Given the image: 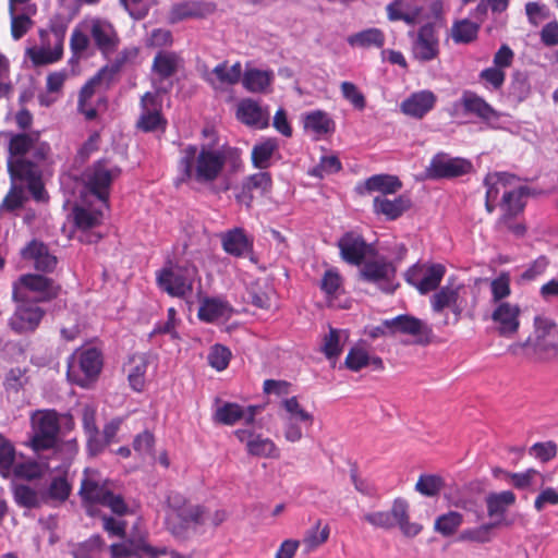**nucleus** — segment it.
Wrapping results in <instances>:
<instances>
[{
  "label": "nucleus",
  "instance_id": "nucleus-1",
  "mask_svg": "<svg viewBox=\"0 0 558 558\" xmlns=\"http://www.w3.org/2000/svg\"><path fill=\"white\" fill-rule=\"evenodd\" d=\"M8 138V171L11 181H21L36 202L48 201L41 182L43 165L47 160L50 146L41 142L38 133H5Z\"/></svg>",
  "mask_w": 558,
  "mask_h": 558
},
{
  "label": "nucleus",
  "instance_id": "nucleus-2",
  "mask_svg": "<svg viewBox=\"0 0 558 558\" xmlns=\"http://www.w3.org/2000/svg\"><path fill=\"white\" fill-rule=\"evenodd\" d=\"M205 508L187 501L179 493H171L167 499L166 525L177 538L185 539L196 534L204 524Z\"/></svg>",
  "mask_w": 558,
  "mask_h": 558
},
{
  "label": "nucleus",
  "instance_id": "nucleus-3",
  "mask_svg": "<svg viewBox=\"0 0 558 558\" xmlns=\"http://www.w3.org/2000/svg\"><path fill=\"white\" fill-rule=\"evenodd\" d=\"M80 494L88 502L87 512L94 515L93 507L100 505L108 507L113 513L123 515L128 511L123 498L113 493L111 483L104 478L96 470L86 469L82 480Z\"/></svg>",
  "mask_w": 558,
  "mask_h": 558
},
{
  "label": "nucleus",
  "instance_id": "nucleus-4",
  "mask_svg": "<svg viewBox=\"0 0 558 558\" xmlns=\"http://www.w3.org/2000/svg\"><path fill=\"white\" fill-rule=\"evenodd\" d=\"M175 184L187 183L194 189L209 182V148L205 145H189L181 150Z\"/></svg>",
  "mask_w": 558,
  "mask_h": 558
},
{
  "label": "nucleus",
  "instance_id": "nucleus-5",
  "mask_svg": "<svg viewBox=\"0 0 558 558\" xmlns=\"http://www.w3.org/2000/svg\"><path fill=\"white\" fill-rule=\"evenodd\" d=\"M117 73V68L105 66L97 72L81 89L77 110L86 120H94L100 107H105L104 93L110 86Z\"/></svg>",
  "mask_w": 558,
  "mask_h": 558
},
{
  "label": "nucleus",
  "instance_id": "nucleus-6",
  "mask_svg": "<svg viewBox=\"0 0 558 558\" xmlns=\"http://www.w3.org/2000/svg\"><path fill=\"white\" fill-rule=\"evenodd\" d=\"M241 166L240 151L236 148L223 146L221 149H211V193L229 191Z\"/></svg>",
  "mask_w": 558,
  "mask_h": 558
},
{
  "label": "nucleus",
  "instance_id": "nucleus-7",
  "mask_svg": "<svg viewBox=\"0 0 558 558\" xmlns=\"http://www.w3.org/2000/svg\"><path fill=\"white\" fill-rule=\"evenodd\" d=\"M60 287L41 275L26 274L12 284V299L16 303L48 302L56 299Z\"/></svg>",
  "mask_w": 558,
  "mask_h": 558
},
{
  "label": "nucleus",
  "instance_id": "nucleus-8",
  "mask_svg": "<svg viewBox=\"0 0 558 558\" xmlns=\"http://www.w3.org/2000/svg\"><path fill=\"white\" fill-rule=\"evenodd\" d=\"M121 173V169L109 160H99L88 168L83 174L86 192L101 203V207H108L109 189L113 180Z\"/></svg>",
  "mask_w": 558,
  "mask_h": 558
},
{
  "label": "nucleus",
  "instance_id": "nucleus-9",
  "mask_svg": "<svg viewBox=\"0 0 558 558\" xmlns=\"http://www.w3.org/2000/svg\"><path fill=\"white\" fill-rule=\"evenodd\" d=\"M101 367L102 357L99 350L81 349L69 361L68 378L81 387H87L98 377Z\"/></svg>",
  "mask_w": 558,
  "mask_h": 558
},
{
  "label": "nucleus",
  "instance_id": "nucleus-10",
  "mask_svg": "<svg viewBox=\"0 0 558 558\" xmlns=\"http://www.w3.org/2000/svg\"><path fill=\"white\" fill-rule=\"evenodd\" d=\"M196 269L168 263L156 276L158 287L171 296L183 298L194 289Z\"/></svg>",
  "mask_w": 558,
  "mask_h": 558
},
{
  "label": "nucleus",
  "instance_id": "nucleus-11",
  "mask_svg": "<svg viewBox=\"0 0 558 558\" xmlns=\"http://www.w3.org/2000/svg\"><path fill=\"white\" fill-rule=\"evenodd\" d=\"M64 34L57 29H40L39 43L26 49V54L34 65L58 62L63 54Z\"/></svg>",
  "mask_w": 558,
  "mask_h": 558
},
{
  "label": "nucleus",
  "instance_id": "nucleus-12",
  "mask_svg": "<svg viewBox=\"0 0 558 558\" xmlns=\"http://www.w3.org/2000/svg\"><path fill=\"white\" fill-rule=\"evenodd\" d=\"M529 193V189L526 186L518 185L511 192H506L505 195L501 196L499 202V207L501 210V216L497 220V227L499 229H506L512 232L517 236L524 235L526 229L522 223H514L513 219L523 213L525 204L523 202V197Z\"/></svg>",
  "mask_w": 558,
  "mask_h": 558
},
{
  "label": "nucleus",
  "instance_id": "nucleus-13",
  "mask_svg": "<svg viewBox=\"0 0 558 558\" xmlns=\"http://www.w3.org/2000/svg\"><path fill=\"white\" fill-rule=\"evenodd\" d=\"M34 435L29 440L36 451L49 449L54 446L59 433V421L56 411H37L32 415Z\"/></svg>",
  "mask_w": 558,
  "mask_h": 558
},
{
  "label": "nucleus",
  "instance_id": "nucleus-14",
  "mask_svg": "<svg viewBox=\"0 0 558 558\" xmlns=\"http://www.w3.org/2000/svg\"><path fill=\"white\" fill-rule=\"evenodd\" d=\"M272 185L271 174L267 171L250 174L242 180L241 185L236 189L235 201L250 209L255 199H260L271 193Z\"/></svg>",
  "mask_w": 558,
  "mask_h": 558
},
{
  "label": "nucleus",
  "instance_id": "nucleus-15",
  "mask_svg": "<svg viewBox=\"0 0 558 558\" xmlns=\"http://www.w3.org/2000/svg\"><path fill=\"white\" fill-rule=\"evenodd\" d=\"M534 336L530 337L521 347H533L538 354L557 352L558 328L555 322L547 317L537 316L534 319Z\"/></svg>",
  "mask_w": 558,
  "mask_h": 558
},
{
  "label": "nucleus",
  "instance_id": "nucleus-16",
  "mask_svg": "<svg viewBox=\"0 0 558 558\" xmlns=\"http://www.w3.org/2000/svg\"><path fill=\"white\" fill-rule=\"evenodd\" d=\"M472 169V162L468 159L437 154L432 158L426 173L433 180L453 179L470 173Z\"/></svg>",
  "mask_w": 558,
  "mask_h": 558
},
{
  "label": "nucleus",
  "instance_id": "nucleus-17",
  "mask_svg": "<svg viewBox=\"0 0 558 558\" xmlns=\"http://www.w3.org/2000/svg\"><path fill=\"white\" fill-rule=\"evenodd\" d=\"M82 26L88 32L95 46L104 53L112 52L119 43L114 26L107 20L97 16L85 17Z\"/></svg>",
  "mask_w": 558,
  "mask_h": 558
},
{
  "label": "nucleus",
  "instance_id": "nucleus-18",
  "mask_svg": "<svg viewBox=\"0 0 558 558\" xmlns=\"http://www.w3.org/2000/svg\"><path fill=\"white\" fill-rule=\"evenodd\" d=\"M236 439L245 445L247 454L264 459H279L280 450L272 439L257 434L253 428H238L233 432Z\"/></svg>",
  "mask_w": 558,
  "mask_h": 558
},
{
  "label": "nucleus",
  "instance_id": "nucleus-19",
  "mask_svg": "<svg viewBox=\"0 0 558 558\" xmlns=\"http://www.w3.org/2000/svg\"><path fill=\"white\" fill-rule=\"evenodd\" d=\"M454 109H461L463 114L477 118L480 121L490 124L500 119V113L475 92L463 90L460 99L453 105Z\"/></svg>",
  "mask_w": 558,
  "mask_h": 558
},
{
  "label": "nucleus",
  "instance_id": "nucleus-20",
  "mask_svg": "<svg viewBox=\"0 0 558 558\" xmlns=\"http://www.w3.org/2000/svg\"><path fill=\"white\" fill-rule=\"evenodd\" d=\"M385 326L390 335L402 333L416 338V343L427 344L432 336V328L417 317L408 314L385 319Z\"/></svg>",
  "mask_w": 558,
  "mask_h": 558
},
{
  "label": "nucleus",
  "instance_id": "nucleus-21",
  "mask_svg": "<svg viewBox=\"0 0 558 558\" xmlns=\"http://www.w3.org/2000/svg\"><path fill=\"white\" fill-rule=\"evenodd\" d=\"M520 182V178L509 172H489L484 179L486 187L485 209L488 214H493L497 207L499 195L514 190Z\"/></svg>",
  "mask_w": 558,
  "mask_h": 558
},
{
  "label": "nucleus",
  "instance_id": "nucleus-22",
  "mask_svg": "<svg viewBox=\"0 0 558 558\" xmlns=\"http://www.w3.org/2000/svg\"><path fill=\"white\" fill-rule=\"evenodd\" d=\"M462 290H464V284L449 280L430 296L429 303L433 312L441 313L445 308H449L458 322L463 312V300L460 295Z\"/></svg>",
  "mask_w": 558,
  "mask_h": 558
},
{
  "label": "nucleus",
  "instance_id": "nucleus-23",
  "mask_svg": "<svg viewBox=\"0 0 558 558\" xmlns=\"http://www.w3.org/2000/svg\"><path fill=\"white\" fill-rule=\"evenodd\" d=\"M446 274V268L441 264H433L425 270L423 266H413L405 274V280L416 290L425 295L432 291H437Z\"/></svg>",
  "mask_w": 558,
  "mask_h": 558
},
{
  "label": "nucleus",
  "instance_id": "nucleus-24",
  "mask_svg": "<svg viewBox=\"0 0 558 558\" xmlns=\"http://www.w3.org/2000/svg\"><path fill=\"white\" fill-rule=\"evenodd\" d=\"M142 113L137 121L138 129L144 132L165 131L167 121L161 116L162 100L159 90L146 93L141 100Z\"/></svg>",
  "mask_w": 558,
  "mask_h": 558
},
{
  "label": "nucleus",
  "instance_id": "nucleus-25",
  "mask_svg": "<svg viewBox=\"0 0 558 558\" xmlns=\"http://www.w3.org/2000/svg\"><path fill=\"white\" fill-rule=\"evenodd\" d=\"M363 281L376 284L381 291L392 293V281L396 277L395 266L384 259L368 260L364 263L360 271Z\"/></svg>",
  "mask_w": 558,
  "mask_h": 558
},
{
  "label": "nucleus",
  "instance_id": "nucleus-26",
  "mask_svg": "<svg viewBox=\"0 0 558 558\" xmlns=\"http://www.w3.org/2000/svg\"><path fill=\"white\" fill-rule=\"evenodd\" d=\"M413 58L420 62H429L439 54V40L432 24H425L417 31L412 44Z\"/></svg>",
  "mask_w": 558,
  "mask_h": 558
},
{
  "label": "nucleus",
  "instance_id": "nucleus-27",
  "mask_svg": "<svg viewBox=\"0 0 558 558\" xmlns=\"http://www.w3.org/2000/svg\"><path fill=\"white\" fill-rule=\"evenodd\" d=\"M44 314L43 308L32 302L17 303L15 312L9 318V326L17 333L34 331L39 326Z\"/></svg>",
  "mask_w": 558,
  "mask_h": 558
},
{
  "label": "nucleus",
  "instance_id": "nucleus-28",
  "mask_svg": "<svg viewBox=\"0 0 558 558\" xmlns=\"http://www.w3.org/2000/svg\"><path fill=\"white\" fill-rule=\"evenodd\" d=\"M236 119L251 128L263 130L269 125V112L258 101L252 98H244L239 101L235 112Z\"/></svg>",
  "mask_w": 558,
  "mask_h": 558
},
{
  "label": "nucleus",
  "instance_id": "nucleus-29",
  "mask_svg": "<svg viewBox=\"0 0 558 558\" xmlns=\"http://www.w3.org/2000/svg\"><path fill=\"white\" fill-rule=\"evenodd\" d=\"M341 258L351 265H361L367 253L364 238L354 232H345L338 241Z\"/></svg>",
  "mask_w": 558,
  "mask_h": 558
},
{
  "label": "nucleus",
  "instance_id": "nucleus-30",
  "mask_svg": "<svg viewBox=\"0 0 558 558\" xmlns=\"http://www.w3.org/2000/svg\"><path fill=\"white\" fill-rule=\"evenodd\" d=\"M520 313V307L509 302H500L496 306L492 314V319L497 324V330L500 336L510 337L518 331Z\"/></svg>",
  "mask_w": 558,
  "mask_h": 558
},
{
  "label": "nucleus",
  "instance_id": "nucleus-31",
  "mask_svg": "<svg viewBox=\"0 0 558 558\" xmlns=\"http://www.w3.org/2000/svg\"><path fill=\"white\" fill-rule=\"evenodd\" d=\"M24 262L32 263L40 271H52L57 266V258L49 253L48 247L36 240L31 241L21 250Z\"/></svg>",
  "mask_w": 558,
  "mask_h": 558
},
{
  "label": "nucleus",
  "instance_id": "nucleus-32",
  "mask_svg": "<svg viewBox=\"0 0 558 558\" xmlns=\"http://www.w3.org/2000/svg\"><path fill=\"white\" fill-rule=\"evenodd\" d=\"M436 95L430 90L413 93L401 105V111L412 118L422 119L436 105Z\"/></svg>",
  "mask_w": 558,
  "mask_h": 558
},
{
  "label": "nucleus",
  "instance_id": "nucleus-33",
  "mask_svg": "<svg viewBox=\"0 0 558 558\" xmlns=\"http://www.w3.org/2000/svg\"><path fill=\"white\" fill-rule=\"evenodd\" d=\"M412 206L411 199L405 195H399L395 199L386 196H376L373 199V211L383 215L387 220H397Z\"/></svg>",
  "mask_w": 558,
  "mask_h": 558
},
{
  "label": "nucleus",
  "instance_id": "nucleus-34",
  "mask_svg": "<svg viewBox=\"0 0 558 558\" xmlns=\"http://www.w3.org/2000/svg\"><path fill=\"white\" fill-rule=\"evenodd\" d=\"M109 549L111 558H144L145 554L153 553V547L143 536L111 544Z\"/></svg>",
  "mask_w": 558,
  "mask_h": 558
},
{
  "label": "nucleus",
  "instance_id": "nucleus-35",
  "mask_svg": "<svg viewBox=\"0 0 558 558\" xmlns=\"http://www.w3.org/2000/svg\"><path fill=\"white\" fill-rule=\"evenodd\" d=\"M515 501L517 497L511 490L490 493L485 498L487 515L490 519L501 520L502 524L509 525L510 523L506 522L504 517L508 508L513 506Z\"/></svg>",
  "mask_w": 558,
  "mask_h": 558
},
{
  "label": "nucleus",
  "instance_id": "nucleus-36",
  "mask_svg": "<svg viewBox=\"0 0 558 558\" xmlns=\"http://www.w3.org/2000/svg\"><path fill=\"white\" fill-rule=\"evenodd\" d=\"M221 241L223 250L235 257H242L246 253L252 252L253 248V242L248 240L241 228H235L221 234Z\"/></svg>",
  "mask_w": 558,
  "mask_h": 558
},
{
  "label": "nucleus",
  "instance_id": "nucleus-37",
  "mask_svg": "<svg viewBox=\"0 0 558 558\" xmlns=\"http://www.w3.org/2000/svg\"><path fill=\"white\" fill-rule=\"evenodd\" d=\"M390 514L395 520V525L397 524L405 536H416L422 531L421 524L410 521L409 504L407 500L401 498L395 499Z\"/></svg>",
  "mask_w": 558,
  "mask_h": 558
},
{
  "label": "nucleus",
  "instance_id": "nucleus-38",
  "mask_svg": "<svg viewBox=\"0 0 558 558\" xmlns=\"http://www.w3.org/2000/svg\"><path fill=\"white\" fill-rule=\"evenodd\" d=\"M347 41L351 47L381 49L385 45L386 36L381 29L371 27L350 35Z\"/></svg>",
  "mask_w": 558,
  "mask_h": 558
},
{
  "label": "nucleus",
  "instance_id": "nucleus-39",
  "mask_svg": "<svg viewBox=\"0 0 558 558\" xmlns=\"http://www.w3.org/2000/svg\"><path fill=\"white\" fill-rule=\"evenodd\" d=\"M402 187V182L396 175L374 174L364 182V191L367 193L380 192L385 196L395 194Z\"/></svg>",
  "mask_w": 558,
  "mask_h": 558
},
{
  "label": "nucleus",
  "instance_id": "nucleus-40",
  "mask_svg": "<svg viewBox=\"0 0 558 558\" xmlns=\"http://www.w3.org/2000/svg\"><path fill=\"white\" fill-rule=\"evenodd\" d=\"M181 63V59L174 52L160 51L154 59L153 74L160 80L169 78L179 70Z\"/></svg>",
  "mask_w": 558,
  "mask_h": 558
},
{
  "label": "nucleus",
  "instance_id": "nucleus-41",
  "mask_svg": "<svg viewBox=\"0 0 558 558\" xmlns=\"http://www.w3.org/2000/svg\"><path fill=\"white\" fill-rule=\"evenodd\" d=\"M274 81L271 71L247 69L242 76V85L250 93H265Z\"/></svg>",
  "mask_w": 558,
  "mask_h": 558
},
{
  "label": "nucleus",
  "instance_id": "nucleus-42",
  "mask_svg": "<svg viewBox=\"0 0 558 558\" xmlns=\"http://www.w3.org/2000/svg\"><path fill=\"white\" fill-rule=\"evenodd\" d=\"M148 367V357L145 354H134L128 365V379L135 391H142L145 386V374Z\"/></svg>",
  "mask_w": 558,
  "mask_h": 558
},
{
  "label": "nucleus",
  "instance_id": "nucleus-43",
  "mask_svg": "<svg viewBox=\"0 0 558 558\" xmlns=\"http://www.w3.org/2000/svg\"><path fill=\"white\" fill-rule=\"evenodd\" d=\"M86 197V194H82V205H76L74 208L75 223L82 229H88L99 225L102 219V209L105 208L101 206L96 209L85 207L87 203Z\"/></svg>",
  "mask_w": 558,
  "mask_h": 558
},
{
  "label": "nucleus",
  "instance_id": "nucleus-44",
  "mask_svg": "<svg viewBox=\"0 0 558 558\" xmlns=\"http://www.w3.org/2000/svg\"><path fill=\"white\" fill-rule=\"evenodd\" d=\"M303 122L306 130H311L318 135H325L335 130L333 120L323 110L306 113Z\"/></svg>",
  "mask_w": 558,
  "mask_h": 558
},
{
  "label": "nucleus",
  "instance_id": "nucleus-45",
  "mask_svg": "<svg viewBox=\"0 0 558 558\" xmlns=\"http://www.w3.org/2000/svg\"><path fill=\"white\" fill-rule=\"evenodd\" d=\"M277 149L278 142L276 138H266L264 142L256 144L251 156L253 166L260 170L267 169Z\"/></svg>",
  "mask_w": 558,
  "mask_h": 558
},
{
  "label": "nucleus",
  "instance_id": "nucleus-46",
  "mask_svg": "<svg viewBox=\"0 0 558 558\" xmlns=\"http://www.w3.org/2000/svg\"><path fill=\"white\" fill-rule=\"evenodd\" d=\"M106 544L100 535H93L85 542L78 543L72 549L73 558H102Z\"/></svg>",
  "mask_w": 558,
  "mask_h": 558
},
{
  "label": "nucleus",
  "instance_id": "nucleus-47",
  "mask_svg": "<svg viewBox=\"0 0 558 558\" xmlns=\"http://www.w3.org/2000/svg\"><path fill=\"white\" fill-rule=\"evenodd\" d=\"M463 523V514L458 511H448L436 518L434 531L444 537L454 535Z\"/></svg>",
  "mask_w": 558,
  "mask_h": 558
},
{
  "label": "nucleus",
  "instance_id": "nucleus-48",
  "mask_svg": "<svg viewBox=\"0 0 558 558\" xmlns=\"http://www.w3.org/2000/svg\"><path fill=\"white\" fill-rule=\"evenodd\" d=\"M537 478H541L539 486H543L545 484V477L544 475L533 469L530 468L525 470L524 472H511V473H505V480L509 481L510 484L519 490L527 489L536 484Z\"/></svg>",
  "mask_w": 558,
  "mask_h": 558
},
{
  "label": "nucleus",
  "instance_id": "nucleus-49",
  "mask_svg": "<svg viewBox=\"0 0 558 558\" xmlns=\"http://www.w3.org/2000/svg\"><path fill=\"white\" fill-rule=\"evenodd\" d=\"M244 408L234 402H225L218 407L214 414V420L218 424L232 426L243 420Z\"/></svg>",
  "mask_w": 558,
  "mask_h": 558
},
{
  "label": "nucleus",
  "instance_id": "nucleus-50",
  "mask_svg": "<svg viewBox=\"0 0 558 558\" xmlns=\"http://www.w3.org/2000/svg\"><path fill=\"white\" fill-rule=\"evenodd\" d=\"M502 525L501 520H495L489 523L482 524L477 527L466 529L461 532L459 539L474 543H488L492 539L490 531L495 527Z\"/></svg>",
  "mask_w": 558,
  "mask_h": 558
},
{
  "label": "nucleus",
  "instance_id": "nucleus-51",
  "mask_svg": "<svg viewBox=\"0 0 558 558\" xmlns=\"http://www.w3.org/2000/svg\"><path fill=\"white\" fill-rule=\"evenodd\" d=\"M34 13L35 9L32 7H27L26 12L22 14H17L16 9L10 8L11 34L15 40L22 38L31 29L33 22L29 15Z\"/></svg>",
  "mask_w": 558,
  "mask_h": 558
},
{
  "label": "nucleus",
  "instance_id": "nucleus-52",
  "mask_svg": "<svg viewBox=\"0 0 558 558\" xmlns=\"http://www.w3.org/2000/svg\"><path fill=\"white\" fill-rule=\"evenodd\" d=\"M445 487V481L437 474H422L420 475L415 490L425 497H436Z\"/></svg>",
  "mask_w": 558,
  "mask_h": 558
},
{
  "label": "nucleus",
  "instance_id": "nucleus-53",
  "mask_svg": "<svg viewBox=\"0 0 558 558\" xmlns=\"http://www.w3.org/2000/svg\"><path fill=\"white\" fill-rule=\"evenodd\" d=\"M19 457L14 450L13 445L3 436L0 435V474L3 477H10L12 470Z\"/></svg>",
  "mask_w": 558,
  "mask_h": 558
},
{
  "label": "nucleus",
  "instance_id": "nucleus-54",
  "mask_svg": "<svg viewBox=\"0 0 558 558\" xmlns=\"http://www.w3.org/2000/svg\"><path fill=\"white\" fill-rule=\"evenodd\" d=\"M28 197L25 190L16 184V181H12L11 187L0 204V213L14 211L22 208L27 202Z\"/></svg>",
  "mask_w": 558,
  "mask_h": 558
},
{
  "label": "nucleus",
  "instance_id": "nucleus-55",
  "mask_svg": "<svg viewBox=\"0 0 558 558\" xmlns=\"http://www.w3.org/2000/svg\"><path fill=\"white\" fill-rule=\"evenodd\" d=\"M320 525L322 520H317L315 525L306 532L303 538V544L305 545L307 551L315 550L328 541L330 527L328 524H325L320 529Z\"/></svg>",
  "mask_w": 558,
  "mask_h": 558
},
{
  "label": "nucleus",
  "instance_id": "nucleus-56",
  "mask_svg": "<svg viewBox=\"0 0 558 558\" xmlns=\"http://www.w3.org/2000/svg\"><path fill=\"white\" fill-rule=\"evenodd\" d=\"M343 279L337 268L327 269L319 283V288L327 299H333L342 288Z\"/></svg>",
  "mask_w": 558,
  "mask_h": 558
},
{
  "label": "nucleus",
  "instance_id": "nucleus-57",
  "mask_svg": "<svg viewBox=\"0 0 558 558\" xmlns=\"http://www.w3.org/2000/svg\"><path fill=\"white\" fill-rule=\"evenodd\" d=\"M281 407L289 414V420L298 421L312 426L314 423V416L307 412L299 402L295 396L282 400Z\"/></svg>",
  "mask_w": 558,
  "mask_h": 558
},
{
  "label": "nucleus",
  "instance_id": "nucleus-58",
  "mask_svg": "<svg viewBox=\"0 0 558 558\" xmlns=\"http://www.w3.org/2000/svg\"><path fill=\"white\" fill-rule=\"evenodd\" d=\"M480 26L469 20H462L452 27V38L456 43L469 44L476 39Z\"/></svg>",
  "mask_w": 558,
  "mask_h": 558
},
{
  "label": "nucleus",
  "instance_id": "nucleus-59",
  "mask_svg": "<svg viewBox=\"0 0 558 558\" xmlns=\"http://www.w3.org/2000/svg\"><path fill=\"white\" fill-rule=\"evenodd\" d=\"M367 365H369L367 351L362 347H352L345 356L344 366L352 372H359Z\"/></svg>",
  "mask_w": 558,
  "mask_h": 558
},
{
  "label": "nucleus",
  "instance_id": "nucleus-60",
  "mask_svg": "<svg viewBox=\"0 0 558 558\" xmlns=\"http://www.w3.org/2000/svg\"><path fill=\"white\" fill-rule=\"evenodd\" d=\"M272 289L268 286L262 287L253 284L248 290V298L251 303L262 310H269L271 307Z\"/></svg>",
  "mask_w": 558,
  "mask_h": 558
},
{
  "label": "nucleus",
  "instance_id": "nucleus-61",
  "mask_svg": "<svg viewBox=\"0 0 558 558\" xmlns=\"http://www.w3.org/2000/svg\"><path fill=\"white\" fill-rule=\"evenodd\" d=\"M40 474L41 466L38 463L32 460H25L21 456L19 457L16 463L14 464L11 476L32 480L39 476Z\"/></svg>",
  "mask_w": 558,
  "mask_h": 558
},
{
  "label": "nucleus",
  "instance_id": "nucleus-62",
  "mask_svg": "<svg viewBox=\"0 0 558 558\" xmlns=\"http://www.w3.org/2000/svg\"><path fill=\"white\" fill-rule=\"evenodd\" d=\"M88 32L82 26V21L75 26L71 34L70 47L74 54L81 56L84 53L90 43Z\"/></svg>",
  "mask_w": 558,
  "mask_h": 558
},
{
  "label": "nucleus",
  "instance_id": "nucleus-63",
  "mask_svg": "<svg viewBox=\"0 0 558 558\" xmlns=\"http://www.w3.org/2000/svg\"><path fill=\"white\" fill-rule=\"evenodd\" d=\"M341 94L345 100H348L355 109L364 110L366 107V99L363 93H361L357 86L351 82L341 83Z\"/></svg>",
  "mask_w": 558,
  "mask_h": 558
},
{
  "label": "nucleus",
  "instance_id": "nucleus-64",
  "mask_svg": "<svg viewBox=\"0 0 558 558\" xmlns=\"http://www.w3.org/2000/svg\"><path fill=\"white\" fill-rule=\"evenodd\" d=\"M202 13V7L197 1H185L178 3L171 11V21L177 22L183 19L197 16Z\"/></svg>",
  "mask_w": 558,
  "mask_h": 558
}]
</instances>
